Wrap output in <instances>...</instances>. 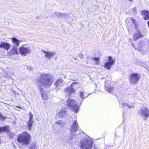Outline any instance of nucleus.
Here are the masks:
<instances>
[{
	"mask_svg": "<svg viewBox=\"0 0 149 149\" xmlns=\"http://www.w3.org/2000/svg\"><path fill=\"white\" fill-rule=\"evenodd\" d=\"M147 23L148 26H149V21Z\"/></svg>",
	"mask_w": 149,
	"mask_h": 149,
	"instance_id": "obj_37",
	"label": "nucleus"
},
{
	"mask_svg": "<svg viewBox=\"0 0 149 149\" xmlns=\"http://www.w3.org/2000/svg\"><path fill=\"white\" fill-rule=\"evenodd\" d=\"M122 105L124 109H130L132 108H134V106L133 104H130V105H129L127 103L123 102L122 103Z\"/></svg>",
	"mask_w": 149,
	"mask_h": 149,
	"instance_id": "obj_16",
	"label": "nucleus"
},
{
	"mask_svg": "<svg viewBox=\"0 0 149 149\" xmlns=\"http://www.w3.org/2000/svg\"><path fill=\"white\" fill-rule=\"evenodd\" d=\"M92 59L95 61V63L96 65H98V61L100 60V58L98 57H93Z\"/></svg>",
	"mask_w": 149,
	"mask_h": 149,
	"instance_id": "obj_24",
	"label": "nucleus"
},
{
	"mask_svg": "<svg viewBox=\"0 0 149 149\" xmlns=\"http://www.w3.org/2000/svg\"><path fill=\"white\" fill-rule=\"evenodd\" d=\"M76 102L73 99H69L66 102V104L68 107H70L71 109L75 113L78 112L79 107L76 104Z\"/></svg>",
	"mask_w": 149,
	"mask_h": 149,
	"instance_id": "obj_5",
	"label": "nucleus"
},
{
	"mask_svg": "<svg viewBox=\"0 0 149 149\" xmlns=\"http://www.w3.org/2000/svg\"><path fill=\"white\" fill-rule=\"evenodd\" d=\"M93 149H97V148L96 147H94L93 148Z\"/></svg>",
	"mask_w": 149,
	"mask_h": 149,
	"instance_id": "obj_36",
	"label": "nucleus"
},
{
	"mask_svg": "<svg viewBox=\"0 0 149 149\" xmlns=\"http://www.w3.org/2000/svg\"><path fill=\"white\" fill-rule=\"evenodd\" d=\"M54 80V77L49 74H42L36 79V84L40 89V93L43 99L47 100L48 98V93L43 88H47L51 87Z\"/></svg>",
	"mask_w": 149,
	"mask_h": 149,
	"instance_id": "obj_1",
	"label": "nucleus"
},
{
	"mask_svg": "<svg viewBox=\"0 0 149 149\" xmlns=\"http://www.w3.org/2000/svg\"><path fill=\"white\" fill-rule=\"evenodd\" d=\"M31 48L29 47H21L19 48L20 54L23 56H26L31 52Z\"/></svg>",
	"mask_w": 149,
	"mask_h": 149,
	"instance_id": "obj_8",
	"label": "nucleus"
},
{
	"mask_svg": "<svg viewBox=\"0 0 149 149\" xmlns=\"http://www.w3.org/2000/svg\"><path fill=\"white\" fill-rule=\"evenodd\" d=\"M105 89L107 92L110 93H112L113 90V88L111 87L110 86L106 87Z\"/></svg>",
	"mask_w": 149,
	"mask_h": 149,
	"instance_id": "obj_23",
	"label": "nucleus"
},
{
	"mask_svg": "<svg viewBox=\"0 0 149 149\" xmlns=\"http://www.w3.org/2000/svg\"><path fill=\"white\" fill-rule=\"evenodd\" d=\"M31 135L26 132H24L19 135L17 139V141L23 145H27L31 142Z\"/></svg>",
	"mask_w": 149,
	"mask_h": 149,
	"instance_id": "obj_2",
	"label": "nucleus"
},
{
	"mask_svg": "<svg viewBox=\"0 0 149 149\" xmlns=\"http://www.w3.org/2000/svg\"><path fill=\"white\" fill-rule=\"evenodd\" d=\"M143 37V36L141 35V32L139 30L137 31V33L134 34V39L135 40Z\"/></svg>",
	"mask_w": 149,
	"mask_h": 149,
	"instance_id": "obj_19",
	"label": "nucleus"
},
{
	"mask_svg": "<svg viewBox=\"0 0 149 149\" xmlns=\"http://www.w3.org/2000/svg\"><path fill=\"white\" fill-rule=\"evenodd\" d=\"M141 14L144 16V19L145 20L149 19V11L147 10H145L142 11Z\"/></svg>",
	"mask_w": 149,
	"mask_h": 149,
	"instance_id": "obj_13",
	"label": "nucleus"
},
{
	"mask_svg": "<svg viewBox=\"0 0 149 149\" xmlns=\"http://www.w3.org/2000/svg\"><path fill=\"white\" fill-rule=\"evenodd\" d=\"M108 59V61L104 63V67L107 70H109L112 66L114 65L115 62L113 58L111 56L107 57Z\"/></svg>",
	"mask_w": 149,
	"mask_h": 149,
	"instance_id": "obj_6",
	"label": "nucleus"
},
{
	"mask_svg": "<svg viewBox=\"0 0 149 149\" xmlns=\"http://www.w3.org/2000/svg\"><path fill=\"white\" fill-rule=\"evenodd\" d=\"M140 77V75L138 73H132L130 76V81L132 84H136L139 80Z\"/></svg>",
	"mask_w": 149,
	"mask_h": 149,
	"instance_id": "obj_7",
	"label": "nucleus"
},
{
	"mask_svg": "<svg viewBox=\"0 0 149 149\" xmlns=\"http://www.w3.org/2000/svg\"><path fill=\"white\" fill-rule=\"evenodd\" d=\"M140 111L141 112V116L145 118H148L149 116V110L148 108L145 107L142 109L140 110Z\"/></svg>",
	"mask_w": 149,
	"mask_h": 149,
	"instance_id": "obj_11",
	"label": "nucleus"
},
{
	"mask_svg": "<svg viewBox=\"0 0 149 149\" xmlns=\"http://www.w3.org/2000/svg\"><path fill=\"white\" fill-rule=\"evenodd\" d=\"M10 46V45L8 43L1 42L0 44V48H3L7 50L9 49Z\"/></svg>",
	"mask_w": 149,
	"mask_h": 149,
	"instance_id": "obj_15",
	"label": "nucleus"
},
{
	"mask_svg": "<svg viewBox=\"0 0 149 149\" xmlns=\"http://www.w3.org/2000/svg\"><path fill=\"white\" fill-rule=\"evenodd\" d=\"M127 20H131L132 21V22L134 24H136V22L135 21V20L134 19H133L132 18H129L127 19Z\"/></svg>",
	"mask_w": 149,
	"mask_h": 149,
	"instance_id": "obj_30",
	"label": "nucleus"
},
{
	"mask_svg": "<svg viewBox=\"0 0 149 149\" xmlns=\"http://www.w3.org/2000/svg\"><path fill=\"white\" fill-rule=\"evenodd\" d=\"M42 51L44 54V57L48 60H50L51 58H53L55 54L54 52L46 51L44 50H42Z\"/></svg>",
	"mask_w": 149,
	"mask_h": 149,
	"instance_id": "obj_9",
	"label": "nucleus"
},
{
	"mask_svg": "<svg viewBox=\"0 0 149 149\" xmlns=\"http://www.w3.org/2000/svg\"><path fill=\"white\" fill-rule=\"evenodd\" d=\"M33 116L31 112H29V120H33Z\"/></svg>",
	"mask_w": 149,
	"mask_h": 149,
	"instance_id": "obj_28",
	"label": "nucleus"
},
{
	"mask_svg": "<svg viewBox=\"0 0 149 149\" xmlns=\"http://www.w3.org/2000/svg\"><path fill=\"white\" fill-rule=\"evenodd\" d=\"M11 40L12 43L13 44V46H15L17 47H18L19 46V44L21 42V41L14 37L12 38Z\"/></svg>",
	"mask_w": 149,
	"mask_h": 149,
	"instance_id": "obj_14",
	"label": "nucleus"
},
{
	"mask_svg": "<svg viewBox=\"0 0 149 149\" xmlns=\"http://www.w3.org/2000/svg\"><path fill=\"white\" fill-rule=\"evenodd\" d=\"M33 122V120H29L27 122V127L28 128L29 130H31V127L32 126Z\"/></svg>",
	"mask_w": 149,
	"mask_h": 149,
	"instance_id": "obj_20",
	"label": "nucleus"
},
{
	"mask_svg": "<svg viewBox=\"0 0 149 149\" xmlns=\"http://www.w3.org/2000/svg\"><path fill=\"white\" fill-rule=\"evenodd\" d=\"M0 119L1 120L3 121L6 119V117L0 113Z\"/></svg>",
	"mask_w": 149,
	"mask_h": 149,
	"instance_id": "obj_31",
	"label": "nucleus"
},
{
	"mask_svg": "<svg viewBox=\"0 0 149 149\" xmlns=\"http://www.w3.org/2000/svg\"><path fill=\"white\" fill-rule=\"evenodd\" d=\"M80 96L83 100L85 98L84 96V93L82 91H80L79 92Z\"/></svg>",
	"mask_w": 149,
	"mask_h": 149,
	"instance_id": "obj_29",
	"label": "nucleus"
},
{
	"mask_svg": "<svg viewBox=\"0 0 149 149\" xmlns=\"http://www.w3.org/2000/svg\"><path fill=\"white\" fill-rule=\"evenodd\" d=\"M130 1H132V0H129Z\"/></svg>",
	"mask_w": 149,
	"mask_h": 149,
	"instance_id": "obj_38",
	"label": "nucleus"
},
{
	"mask_svg": "<svg viewBox=\"0 0 149 149\" xmlns=\"http://www.w3.org/2000/svg\"><path fill=\"white\" fill-rule=\"evenodd\" d=\"M66 111L63 109H61V110L57 114V116L59 117L64 116L66 114Z\"/></svg>",
	"mask_w": 149,
	"mask_h": 149,
	"instance_id": "obj_18",
	"label": "nucleus"
},
{
	"mask_svg": "<svg viewBox=\"0 0 149 149\" xmlns=\"http://www.w3.org/2000/svg\"><path fill=\"white\" fill-rule=\"evenodd\" d=\"M18 47L13 46V48L10 51V53L13 54H17L18 53Z\"/></svg>",
	"mask_w": 149,
	"mask_h": 149,
	"instance_id": "obj_17",
	"label": "nucleus"
},
{
	"mask_svg": "<svg viewBox=\"0 0 149 149\" xmlns=\"http://www.w3.org/2000/svg\"><path fill=\"white\" fill-rule=\"evenodd\" d=\"M79 56L80 57V58H83V55H82V54L81 53H80L79 54Z\"/></svg>",
	"mask_w": 149,
	"mask_h": 149,
	"instance_id": "obj_32",
	"label": "nucleus"
},
{
	"mask_svg": "<svg viewBox=\"0 0 149 149\" xmlns=\"http://www.w3.org/2000/svg\"><path fill=\"white\" fill-rule=\"evenodd\" d=\"M9 127L8 125H6L3 127H0V133L2 131H9Z\"/></svg>",
	"mask_w": 149,
	"mask_h": 149,
	"instance_id": "obj_21",
	"label": "nucleus"
},
{
	"mask_svg": "<svg viewBox=\"0 0 149 149\" xmlns=\"http://www.w3.org/2000/svg\"><path fill=\"white\" fill-rule=\"evenodd\" d=\"M24 68L25 69H26L28 68V66H27L25 65V66H24Z\"/></svg>",
	"mask_w": 149,
	"mask_h": 149,
	"instance_id": "obj_33",
	"label": "nucleus"
},
{
	"mask_svg": "<svg viewBox=\"0 0 149 149\" xmlns=\"http://www.w3.org/2000/svg\"><path fill=\"white\" fill-rule=\"evenodd\" d=\"M79 130L78 126L77 120H74V123L70 128L71 133L70 136H68L67 138V142L68 143H72V139L75 138V136L77 135L75 132Z\"/></svg>",
	"mask_w": 149,
	"mask_h": 149,
	"instance_id": "obj_3",
	"label": "nucleus"
},
{
	"mask_svg": "<svg viewBox=\"0 0 149 149\" xmlns=\"http://www.w3.org/2000/svg\"><path fill=\"white\" fill-rule=\"evenodd\" d=\"M93 145L91 138L88 137L80 141L79 143L81 149H91Z\"/></svg>",
	"mask_w": 149,
	"mask_h": 149,
	"instance_id": "obj_4",
	"label": "nucleus"
},
{
	"mask_svg": "<svg viewBox=\"0 0 149 149\" xmlns=\"http://www.w3.org/2000/svg\"><path fill=\"white\" fill-rule=\"evenodd\" d=\"M56 123L58 124L61 126H63V125L65 124V123L62 120L57 121L56 122Z\"/></svg>",
	"mask_w": 149,
	"mask_h": 149,
	"instance_id": "obj_27",
	"label": "nucleus"
},
{
	"mask_svg": "<svg viewBox=\"0 0 149 149\" xmlns=\"http://www.w3.org/2000/svg\"><path fill=\"white\" fill-rule=\"evenodd\" d=\"M55 15L57 17H61L66 15V14L55 13Z\"/></svg>",
	"mask_w": 149,
	"mask_h": 149,
	"instance_id": "obj_26",
	"label": "nucleus"
},
{
	"mask_svg": "<svg viewBox=\"0 0 149 149\" xmlns=\"http://www.w3.org/2000/svg\"><path fill=\"white\" fill-rule=\"evenodd\" d=\"M79 84L78 82H73L70 85V87H68L65 89V95L66 96H68L70 95L71 93L73 92L74 91V90L72 88L74 85Z\"/></svg>",
	"mask_w": 149,
	"mask_h": 149,
	"instance_id": "obj_10",
	"label": "nucleus"
},
{
	"mask_svg": "<svg viewBox=\"0 0 149 149\" xmlns=\"http://www.w3.org/2000/svg\"><path fill=\"white\" fill-rule=\"evenodd\" d=\"M30 149H36L37 147L35 143H32L30 145Z\"/></svg>",
	"mask_w": 149,
	"mask_h": 149,
	"instance_id": "obj_25",
	"label": "nucleus"
},
{
	"mask_svg": "<svg viewBox=\"0 0 149 149\" xmlns=\"http://www.w3.org/2000/svg\"><path fill=\"white\" fill-rule=\"evenodd\" d=\"M136 8H134V12H136Z\"/></svg>",
	"mask_w": 149,
	"mask_h": 149,
	"instance_id": "obj_35",
	"label": "nucleus"
},
{
	"mask_svg": "<svg viewBox=\"0 0 149 149\" xmlns=\"http://www.w3.org/2000/svg\"><path fill=\"white\" fill-rule=\"evenodd\" d=\"M63 80L61 79H58L54 84L55 86V88L58 89L60 88V87L63 86Z\"/></svg>",
	"mask_w": 149,
	"mask_h": 149,
	"instance_id": "obj_12",
	"label": "nucleus"
},
{
	"mask_svg": "<svg viewBox=\"0 0 149 149\" xmlns=\"http://www.w3.org/2000/svg\"><path fill=\"white\" fill-rule=\"evenodd\" d=\"M131 42L132 44V46L135 49H137V50H141V46L140 45L141 44H142V45L143 44V43H142L141 42H142L143 43V42H140L138 44V45L139 46V47L138 48H136L135 47V45H134L132 43V41H131Z\"/></svg>",
	"mask_w": 149,
	"mask_h": 149,
	"instance_id": "obj_22",
	"label": "nucleus"
},
{
	"mask_svg": "<svg viewBox=\"0 0 149 149\" xmlns=\"http://www.w3.org/2000/svg\"><path fill=\"white\" fill-rule=\"evenodd\" d=\"M28 69L30 70H32L33 69V68L32 67H29L28 68Z\"/></svg>",
	"mask_w": 149,
	"mask_h": 149,
	"instance_id": "obj_34",
	"label": "nucleus"
}]
</instances>
